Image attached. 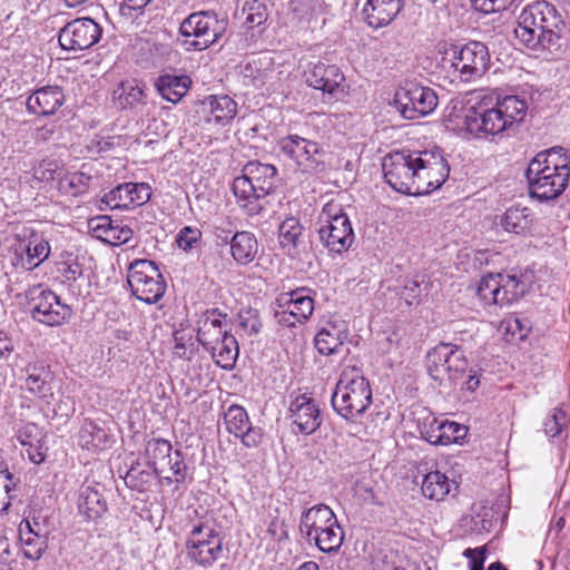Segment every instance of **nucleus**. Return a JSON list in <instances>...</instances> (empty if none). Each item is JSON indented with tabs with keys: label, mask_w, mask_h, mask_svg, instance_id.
Returning a JSON list of instances; mask_svg holds the SVG:
<instances>
[{
	"label": "nucleus",
	"mask_w": 570,
	"mask_h": 570,
	"mask_svg": "<svg viewBox=\"0 0 570 570\" xmlns=\"http://www.w3.org/2000/svg\"><path fill=\"white\" fill-rule=\"evenodd\" d=\"M26 372V390L36 397L49 403L50 399L53 396L49 370L45 366L28 364Z\"/></svg>",
	"instance_id": "72a5a7b5"
},
{
	"label": "nucleus",
	"mask_w": 570,
	"mask_h": 570,
	"mask_svg": "<svg viewBox=\"0 0 570 570\" xmlns=\"http://www.w3.org/2000/svg\"><path fill=\"white\" fill-rule=\"evenodd\" d=\"M414 151L401 150L387 154L382 161L385 181L396 191L415 195Z\"/></svg>",
	"instance_id": "6ab92c4d"
},
{
	"label": "nucleus",
	"mask_w": 570,
	"mask_h": 570,
	"mask_svg": "<svg viewBox=\"0 0 570 570\" xmlns=\"http://www.w3.org/2000/svg\"><path fill=\"white\" fill-rule=\"evenodd\" d=\"M404 0H366L362 17L367 27L377 30L390 26L403 10Z\"/></svg>",
	"instance_id": "393cba45"
},
{
	"label": "nucleus",
	"mask_w": 570,
	"mask_h": 570,
	"mask_svg": "<svg viewBox=\"0 0 570 570\" xmlns=\"http://www.w3.org/2000/svg\"><path fill=\"white\" fill-rule=\"evenodd\" d=\"M267 532L277 541L286 538V531L284 530L283 522L277 519H273L267 528Z\"/></svg>",
	"instance_id": "774afa93"
},
{
	"label": "nucleus",
	"mask_w": 570,
	"mask_h": 570,
	"mask_svg": "<svg viewBox=\"0 0 570 570\" xmlns=\"http://www.w3.org/2000/svg\"><path fill=\"white\" fill-rule=\"evenodd\" d=\"M298 530L311 544L325 553L337 552L344 541V530L334 511L324 503H317L302 511Z\"/></svg>",
	"instance_id": "39448f33"
},
{
	"label": "nucleus",
	"mask_w": 570,
	"mask_h": 570,
	"mask_svg": "<svg viewBox=\"0 0 570 570\" xmlns=\"http://www.w3.org/2000/svg\"><path fill=\"white\" fill-rule=\"evenodd\" d=\"M13 475L9 472L4 461H0V512L10 505L9 493L11 491Z\"/></svg>",
	"instance_id": "4d7b16f0"
},
{
	"label": "nucleus",
	"mask_w": 570,
	"mask_h": 570,
	"mask_svg": "<svg viewBox=\"0 0 570 570\" xmlns=\"http://www.w3.org/2000/svg\"><path fill=\"white\" fill-rule=\"evenodd\" d=\"M151 196V188L146 183H124L110 189L101 198L109 209H131L146 204Z\"/></svg>",
	"instance_id": "4be33fe9"
},
{
	"label": "nucleus",
	"mask_w": 570,
	"mask_h": 570,
	"mask_svg": "<svg viewBox=\"0 0 570 570\" xmlns=\"http://www.w3.org/2000/svg\"><path fill=\"white\" fill-rule=\"evenodd\" d=\"M224 423L228 433L239 438L246 448H256L263 441V430L253 426L246 410L233 404L224 413Z\"/></svg>",
	"instance_id": "b1692460"
},
{
	"label": "nucleus",
	"mask_w": 570,
	"mask_h": 570,
	"mask_svg": "<svg viewBox=\"0 0 570 570\" xmlns=\"http://www.w3.org/2000/svg\"><path fill=\"white\" fill-rule=\"evenodd\" d=\"M465 432L466 429L456 422L434 420L426 431V440L432 444H451L462 439Z\"/></svg>",
	"instance_id": "ea45409f"
},
{
	"label": "nucleus",
	"mask_w": 570,
	"mask_h": 570,
	"mask_svg": "<svg viewBox=\"0 0 570 570\" xmlns=\"http://www.w3.org/2000/svg\"><path fill=\"white\" fill-rule=\"evenodd\" d=\"M115 147V137H95L89 145V149L95 153L109 151Z\"/></svg>",
	"instance_id": "0e129e2a"
},
{
	"label": "nucleus",
	"mask_w": 570,
	"mask_h": 570,
	"mask_svg": "<svg viewBox=\"0 0 570 570\" xmlns=\"http://www.w3.org/2000/svg\"><path fill=\"white\" fill-rule=\"evenodd\" d=\"M41 438L40 429L33 423L22 425L16 433V439L23 446L39 443Z\"/></svg>",
	"instance_id": "052dcab7"
},
{
	"label": "nucleus",
	"mask_w": 570,
	"mask_h": 570,
	"mask_svg": "<svg viewBox=\"0 0 570 570\" xmlns=\"http://www.w3.org/2000/svg\"><path fill=\"white\" fill-rule=\"evenodd\" d=\"M492 107L498 117L497 124H500L502 132L523 121L528 111L525 99L519 96L492 97Z\"/></svg>",
	"instance_id": "c85d7f7f"
},
{
	"label": "nucleus",
	"mask_w": 570,
	"mask_h": 570,
	"mask_svg": "<svg viewBox=\"0 0 570 570\" xmlns=\"http://www.w3.org/2000/svg\"><path fill=\"white\" fill-rule=\"evenodd\" d=\"M304 227L295 217H288L278 227V240L282 249L292 257L299 253Z\"/></svg>",
	"instance_id": "e433bc0d"
},
{
	"label": "nucleus",
	"mask_w": 570,
	"mask_h": 570,
	"mask_svg": "<svg viewBox=\"0 0 570 570\" xmlns=\"http://www.w3.org/2000/svg\"><path fill=\"white\" fill-rule=\"evenodd\" d=\"M473 8L483 13H492L505 10L513 0H470Z\"/></svg>",
	"instance_id": "680f3d73"
},
{
	"label": "nucleus",
	"mask_w": 570,
	"mask_h": 570,
	"mask_svg": "<svg viewBox=\"0 0 570 570\" xmlns=\"http://www.w3.org/2000/svg\"><path fill=\"white\" fill-rule=\"evenodd\" d=\"M145 456L148 468L154 470L161 485L179 484L185 482L187 465L180 451H173L171 443L165 439H153L147 442Z\"/></svg>",
	"instance_id": "9d476101"
},
{
	"label": "nucleus",
	"mask_w": 570,
	"mask_h": 570,
	"mask_svg": "<svg viewBox=\"0 0 570 570\" xmlns=\"http://www.w3.org/2000/svg\"><path fill=\"white\" fill-rule=\"evenodd\" d=\"M20 538L23 556L30 560H39L48 547L47 537L36 531L27 520L24 528L20 525Z\"/></svg>",
	"instance_id": "37998d69"
},
{
	"label": "nucleus",
	"mask_w": 570,
	"mask_h": 570,
	"mask_svg": "<svg viewBox=\"0 0 570 570\" xmlns=\"http://www.w3.org/2000/svg\"><path fill=\"white\" fill-rule=\"evenodd\" d=\"M245 23L249 28L261 26L267 19L266 7L258 0L246 2L243 8Z\"/></svg>",
	"instance_id": "5fc2aeb1"
},
{
	"label": "nucleus",
	"mask_w": 570,
	"mask_h": 570,
	"mask_svg": "<svg viewBox=\"0 0 570 570\" xmlns=\"http://www.w3.org/2000/svg\"><path fill=\"white\" fill-rule=\"evenodd\" d=\"M230 255L239 265L252 263L258 252V242L255 235L247 230L235 233L229 240Z\"/></svg>",
	"instance_id": "f704fd0d"
},
{
	"label": "nucleus",
	"mask_w": 570,
	"mask_h": 570,
	"mask_svg": "<svg viewBox=\"0 0 570 570\" xmlns=\"http://www.w3.org/2000/svg\"><path fill=\"white\" fill-rule=\"evenodd\" d=\"M156 473L151 468L145 469L140 463L132 465L126 473L125 483L139 492L145 491L153 482Z\"/></svg>",
	"instance_id": "8fccbe9b"
},
{
	"label": "nucleus",
	"mask_w": 570,
	"mask_h": 570,
	"mask_svg": "<svg viewBox=\"0 0 570 570\" xmlns=\"http://www.w3.org/2000/svg\"><path fill=\"white\" fill-rule=\"evenodd\" d=\"M500 287L497 274L483 276L474 288V293L484 307L500 306Z\"/></svg>",
	"instance_id": "09e8293b"
},
{
	"label": "nucleus",
	"mask_w": 570,
	"mask_h": 570,
	"mask_svg": "<svg viewBox=\"0 0 570 570\" xmlns=\"http://www.w3.org/2000/svg\"><path fill=\"white\" fill-rule=\"evenodd\" d=\"M420 294V284L415 279L407 281L404 285L403 289V298L405 299L407 305H412L413 301L419 297Z\"/></svg>",
	"instance_id": "69168bd1"
},
{
	"label": "nucleus",
	"mask_w": 570,
	"mask_h": 570,
	"mask_svg": "<svg viewBox=\"0 0 570 570\" xmlns=\"http://www.w3.org/2000/svg\"><path fill=\"white\" fill-rule=\"evenodd\" d=\"M227 315L217 308L208 309L198 322L197 341L206 348L217 344L228 333Z\"/></svg>",
	"instance_id": "c756f323"
},
{
	"label": "nucleus",
	"mask_w": 570,
	"mask_h": 570,
	"mask_svg": "<svg viewBox=\"0 0 570 570\" xmlns=\"http://www.w3.org/2000/svg\"><path fill=\"white\" fill-rule=\"evenodd\" d=\"M348 334V323L337 315H331L320 323L314 337V346L322 355L336 354L346 342Z\"/></svg>",
	"instance_id": "412c9836"
},
{
	"label": "nucleus",
	"mask_w": 570,
	"mask_h": 570,
	"mask_svg": "<svg viewBox=\"0 0 570 570\" xmlns=\"http://www.w3.org/2000/svg\"><path fill=\"white\" fill-rule=\"evenodd\" d=\"M415 195L439 189L448 179L450 166L439 149L414 150Z\"/></svg>",
	"instance_id": "2eb2a0df"
},
{
	"label": "nucleus",
	"mask_w": 570,
	"mask_h": 570,
	"mask_svg": "<svg viewBox=\"0 0 570 570\" xmlns=\"http://www.w3.org/2000/svg\"><path fill=\"white\" fill-rule=\"evenodd\" d=\"M306 82L336 99L346 94L345 76L336 65L317 62L306 72Z\"/></svg>",
	"instance_id": "5701e85b"
},
{
	"label": "nucleus",
	"mask_w": 570,
	"mask_h": 570,
	"mask_svg": "<svg viewBox=\"0 0 570 570\" xmlns=\"http://www.w3.org/2000/svg\"><path fill=\"white\" fill-rule=\"evenodd\" d=\"M101 27L91 18H78L60 29L58 40L63 50L82 51L101 38Z\"/></svg>",
	"instance_id": "aec40b11"
},
{
	"label": "nucleus",
	"mask_w": 570,
	"mask_h": 570,
	"mask_svg": "<svg viewBox=\"0 0 570 570\" xmlns=\"http://www.w3.org/2000/svg\"><path fill=\"white\" fill-rule=\"evenodd\" d=\"M202 230L197 227L185 226L176 235L175 243L184 252L197 249L202 243Z\"/></svg>",
	"instance_id": "864d4df0"
},
{
	"label": "nucleus",
	"mask_w": 570,
	"mask_h": 570,
	"mask_svg": "<svg viewBox=\"0 0 570 570\" xmlns=\"http://www.w3.org/2000/svg\"><path fill=\"white\" fill-rule=\"evenodd\" d=\"M463 556L469 559L470 570H483L487 559V549L484 547L464 550Z\"/></svg>",
	"instance_id": "e2e57ef3"
},
{
	"label": "nucleus",
	"mask_w": 570,
	"mask_h": 570,
	"mask_svg": "<svg viewBox=\"0 0 570 570\" xmlns=\"http://www.w3.org/2000/svg\"><path fill=\"white\" fill-rule=\"evenodd\" d=\"M289 419L302 434L309 435L321 425L316 402L305 394L296 396L289 405Z\"/></svg>",
	"instance_id": "a878e982"
},
{
	"label": "nucleus",
	"mask_w": 570,
	"mask_h": 570,
	"mask_svg": "<svg viewBox=\"0 0 570 570\" xmlns=\"http://www.w3.org/2000/svg\"><path fill=\"white\" fill-rule=\"evenodd\" d=\"M563 27L564 21L556 7L541 0L521 11L514 35L529 49H544L556 43Z\"/></svg>",
	"instance_id": "f03ea898"
},
{
	"label": "nucleus",
	"mask_w": 570,
	"mask_h": 570,
	"mask_svg": "<svg viewBox=\"0 0 570 570\" xmlns=\"http://www.w3.org/2000/svg\"><path fill=\"white\" fill-rule=\"evenodd\" d=\"M78 512L87 521H96L107 512V502L98 487L82 485L77 499Z\"/></svg>",
	"instance_id": "473e14b6"
},
{
	"label": "nucleus",
	"mask_w": 570,
	"mask_h": 570,
	"mask_svg": "<svg viewBox=\"0 0 570 570\" xmlns=\"http://www.w3.org/2000/svg\"><path fill=\"white\" fill-rule=\"evenodd\" d=\"M114 443L112 435L105 426L97 422L86 419L78 433V444L91 452H101L107 450Z\"/></svg>",
	"instance_id": "2f4dec72"
},
{
	"label": "nucleus",
	"mask_w": 570,
	"mask_h": 570,
	"mask_svg": "<svg viewBox=\"0 0 570 570\" xmlns=\"http://www.w3.org/2000/svg\"><path fill=\"white\" fill-rule=\"evenodd\" d=\"M332 406L346 421L355 422L372 403V390L363 371L345 366L331 397Z\"/></svg>",
	"instance_id": "423d86ee"
},
{
	"label": "nucleus",
	"mask_w": 570,
	"mask_h": 570,
	"mask_svg": "<svg viewBox=\"0 0 570 570\" xmlns=\"http://www.w3.org/2000/svg\"><path fill=\"white\" fill-rule=\"evenodd\" d=\"M26 297L33 320L42 324L59 326L71 317V307L62 303L55 292L41 284L29 288Z\"/></svg>",
	"instance_id": "dca6fc26"
},
{
	"label": "nucleus",
	"mask_w": 570,
	"mask_h": 570,
	"mask_svg": "<svg viewBox=\"0 0 570 570\" xmlns=\"http://www.w3.org/2000/svg\"><path fill=\"white\" fill-rule=\"evenodd\" d=\"M238 326L247 335L257 334L262 327L258 312L252 308L239 311Z\"/></svg>",
	"instance_id": "6e6d98bb"
},
{
	"label": "nucleus",
	"mask_w": 570,
	"mask_h": 570,
	"mask_svg": "<svg viewBox=\"0 0 570 570\" xmlns=\"http://www.w3.org/2000/svg\"><path fill=\"white\" fill-rule=\"evenodd\" d=\"M456 488L455 481L450 480L440 471H431L425 474L421 485L423 495L435 501H442L452 489Z\"/></svg>",
	"instance_id": "79ce46f5"
},
{
	"label": "nucleus",
	"mask_w": 570,
	"mask_h": 570,
	"mask_svg": "<svg viewBox=\"0 0 570 570\" xmlns=\"http://www.w3.org/2000/svg\"><path fill=\"white\" fill-rule=\"evenodd\" d=\"M289 9L297 20H309L315 13L316 2L315 0H291Z\"/></svg>",
	"instance_id": "13d9d810"
},
{
	"label": "nucleus",
	"mask_w": 570,
	"mask_h": 570,
	"mask_svg": "<svg viewBox=\"0 0 570 570\" xmlns=\"http://www.w3.org/2000/svg\"><path fill=\"white\" fill-rule=\"evenodd\" d=\"M89 229L92 235L102 242L118 246L132 238V229L121 222H115L109 216H97L89 220Z\"/></svg>",
	"instance_id": "cd10ccee"
},
{
	"label": "nucleus",
	"mask_w": 570,
	"mask_h": 570,
	"mask_svg": "<svg viewBox=\"0 0 570 570\" xmlns=\"http://www.w3.org/2000/svg\"><path fill=\"white\" fill-rule=\"evenodd\" d=\"M227 20L214 11H197L186 17L179 26L184 46L188 51H202L217 42L225 33Z\"/></svg>",
	"instance_id": "9b49d317"
},
{
	"label": "nucleus",
	"mask_w": 570,
	"mask_h": 570,
	"mask_svg": "<svg viewBox=\"0 0 570 570\" xmlns=\"http://www.w3.org/2000/svg\"><path fill=\"white\" fill-rule=\"evenodd\" d=\"M497 114L492 107V97H483L472 107H453L446 116L448 126L459 132L474 137L495 136L502 132Z\"/></svg>",
	"instance_id": "1a4fd4ad"
},
{
	"label": "nucleus",
	"mask_w": 570,
	"mask_h": 570,
	"mask_svg": "<svg viewBox=\"0 0 570 570\" xmlns=\"http://www.w3.org/2000/svg\"><path fill=\"white\" fill-rule=\"evenodd\" d=\"M244 82L259 88L274 78L273 59L268 56H252L239 66Z\"/></svg>",
	"instance_id": "7c9ffc66"
},
{
	"label": "nucleus",
	"mask_w": 570,
	"mask_h": 570,
	"mask_svg": "<svg viewBox=\"0 0 570 570\" xmlns=\"http://www.w3.org/2000/svg\"><path fill=\"white\" fill-rule=\"evenodd\" d=\"M426 368L430 376L440 385L451 384L463 377L468 361L463 351L456 345L440 343L429 351Z\"/></svg>",
	"instance_id": "ddd939ff"
},
{
	"label": "nucleus",
	"mask_w": 570,
	"mask_h": 570,
	"mask_svg": "<svg viewBox=\"0 0 570 570\" xmlns=\"http://www.w3.org/2000/svg\"><path fill=\"white\" fill-rule=\"evenodd\" d=\"M27 446V455L32 463L40 464L45 461L46 453L41 450V446H39L38 443Z\"/></svg>",
	"instance_id": "338daca9"
},
{
	"label": "nucleus",
	"mask_w": 570,
	"mask_h": 570,
	"mask_svg": "<svg viewBox=\"0 0 570 570\" xmlns=\"http://www.w3.org/2000/svg\"><path fill=\"white\" fill-rule=\"evenodd\" d=\"M394 104L404 119L415 120L432 114L439 105V97L430 87L406 82L395 91Z\"/></svg>",
	"instance_id": "f3484780"
},
{
	"label": "nucleus",
	"mask_w": 570,
	"mask_h": 570,
	"mask_svg": "<svg viewBox=\"0 0 570 570\" xmlns=\"http://www.w3.org/2000/svg\"><path fill=\"white\" fill-rule=\"evenodd\" d=\"M525 177L531 197L541 202L557 199L570 178V156L562 147L540 151L529 163Z\"/></svg>",
	"instance_id": "f257e3e1"
},
{
	"label": "nucleus",
	"mask_w": 570,
	"mask_h": 570,
	"mask_svg": "<svg viewBox=\"0 0 570 570\" xmlns=\"http://www.w3.org/2000/svg\"><path fill=\"white\" fill-rule=\"evenodd\" d=\"M62 169L63 165L60 160L43 158L33 167V178L39 181L49 183L56 177H61Z\"/></svg>",
	"instance_id": "603ef678"
},
{
	"label": "nucleus",
	"mask_w": 570,
	"mask_h": 570,
	"mask_svg": "<svg viewBox=\"0 0 570 570\" xmlns=\"http://www.w3.org/2000/svg\"><path fill=\"white\" fill-rule=\"evenodd\" d=\"M208 107L207 122L219 126L229 124L237 114V104L228 96H213L204 104Z\"/></svg>",
	"instance_id": "4c0bfd02"
},
{
	"label": "nucleus",
	"mask_w": 570,
	"mask_h": 570,
	"mask_svg": "<svg viewBox=\"0 0 570 570\" xmlns=\"http://www.w3.org/2000/svg\"><path fill=\"white\" fill-rule=\"evenodd\" d=\"M128 285L132 295L147 304L157 303L166 291V283L156 264L148 259H137L130 264Z\"/></svg>",
	"instance_id": "4468645a"
},
{
	"label": "nucleus",
	"mask_w": 570,
	"mask_h": 570,
	"mask_svg": "<svg viewBox=\"0 0 570 570\" xmlns=\"http://www.w3.org/2000/svg\"><path fill=\"white\" fill-rule=\"evenodd\" d=\"M283 156L289 159L302 173H317L324 168L325 151L314 140L298 135H288L278 140Z\"/></svg>",
	"instance_id": "a211bd4d"
},
{
	"label": "nucleus",
	"mask_w": 570,
	"mask_h": 570,
	"mask_svg": "<svg viewBox=\"0 0 570 570\" xmlns=\"http://www.w3.org/2000/svg\"><path fill=\"white\" fill-rule=\"evenodd\" d=\"M276 175L277 169L273 165L249 161L243 167L242 175L234 179L233 194L247 215L261 213L263 206L259 200L274 190Z\"/></svg>",
	"instance_id": "20e7f679"
},
{
	"label": "nucleus",
	"mask_w": 570,
	"mask_h": 570,
	"mask_svg": "<svg viewBox=\"0 0 570 570\" xmlns=\"http://www.w3.org/2000/svg\"><path fill=\"white\" fill-rule=\"evenodd\" d=\"M570 422L568 413L560 406L552 409L543 421V431L550 438L562 433Z\"/></svg>",
	"instance_id": "3c124183"
},
{
	"label": "nucleus",
	"mask_w": 570,
	"mask_h": 570,
	"mask_svg": "<svg viewBox=\"0 0 570 570\" xmlns=\"http://www.w3.org/2000/svg\"><path fill=\"white\" fill-rule=\"evenodd\" d=\"M49 254V240L42 234L32 233L26 245V258L22 265L26 269H33L46 261Z\"/></svg>",
	"instance_id": "a18cd8bd"
},
{
	"label": "nucleus",
	"mask_w": 570,
	"mask_h": 570,
	"mask_svg": "<svg viewBox=\"0 0 570 570\" xmlns=\"http://www.w3.org/2000/svg\"><path fill=\"white\" fill-rule=\"evenodd\" d=\"M86 165H82L78 171H66L58 179V189L61 194L77 197L86 194L94 180L89 171H86Z\"/></svg>",
	"instance_id": "58836bf2"
},
{
	"label": "nucleus",
	"mask_w": 570,
	"mask_h": 570,
	"mask_svg": "<svg viewBox=\"0 0 570 570\" xmlns=\"http://www.w3.org/2000/svg\"><path fill=\"white\" fill-rule=\"evenodd\" d=\"M534 215L528 207L512 206L501 217V226L504 230L514 234H525L531 230Z\"/></svg>",
	"instance_id": "a19ab883"
},
{
	"label": "nucleus",
	"mask_w": 570,
	"mask_h": 570,
	"mask_svg": "<svg viewBox=\"0 0 570 570\" xmlns=\"http://www.w3.org/2000/svg\"><path fill=\"white\" fill-rule=\"evenodd\" d=\"M320 242L331 254H343L355 240L354 229L343 204L337 199L327 202L316 220Z\"/></svg>",
	"instance_id": "6e6552de"
},
{
	"label": "nucleus",
	"mask_w": 570,
	"mask_h": 570,
	"mask_svg": "<svg viewBox=\"0 0 570 570\" xmlns=\"http://www.w3.org/2000/svg\"><path fill=\"white\" fill-rule=\"evenodd\" d=\"M443 53L441 67L448 72L452 71L453 79L469 82L482 77L490 62V55L485 45L479 41H471L464 46L446 45L440 46Z\"/></svg>",
	"instance_id": "0eeeda50"
},
{
	"label": "nucleus",
	"mask_w": 570,
	"mask_h": 570,
	"mask_svg": "<svg viewBox=\"0 0 570 570\" xmlns=\"http://www.w3.org/2000/svg\"><path fill=\"white\" fill-rule=\"evenodd\" d=\"M153 0H121L119 12L128 19H136L141 16Z\"/></svg>",
	"instance_id": "bf43d9fd"
},
{
	"label": "nucleus",
	"mask_w": 570,
	"mask_h": 570,
	"mask_svg": "<svg viewBox=\"0 0 570 570\" xmlns=\"http://www.w3.org/2000/svg\"><path fill=\"white\" fill-rule=\"evenodd\" d=\"M315 292L308 287H298L277 295L274 302V318L286 327L306 323L315 307Z\"/></svg>",
	"instance_id": "f8f14e48"
},
{
	"label": "nucleus",
	"mask_w": 570,
	"mask_h": 570,
	"mask_svg": "<svg viewBox=\"0 0 570 570\" xmlns=\"http://www.w3.org/2000/svg\"><path fill=\"white\" fill-rule=\"evenodd\" d=\"M215 363L225 370H232L239 354L238 343L234 335L227 334L223 338L208 348Z\"/></svg>",
	"instance_id": "c03bdc74"
},
{
	"label": "nucleus",
	"mask_w": 570,
	"mask_h": 570,
	"mask_svg": "<svg viewBox=\"0 0 570 570\" xmlns=\"http://www.w3.org/2000/svg\"><path fill=\"white\" fill-rule=\"evenodd\" d=\"M112 98L119 107L126 109L144 102L146 95L144 87L136 80H125L114 90Z\"/></svg>",
	"instance_id": "49530a36"
},
{
	"label": "nucleus",
	"mask_w": 570,
	"mask_h": 570,
	"mask_svg": "<svg viewBox=\"0 0 570 570\" xmlns=\"http://www.w3.org/2000/svg\"><path fill=\"white\" fill-rule=\"evenodd\" d=\"M191 80L188 76L161 75L155 86L159 95L173 104H177L187 94Z\"/></svg>",
	"instance_id": "c9c22d12"
},
{
	"label": "nucleus",
	"mask_w": 570,
	"mask_h": 570,
	"mask_svg": "<svg viewBox=\"0 0 570 570\" xmlns=\"http://www.w3.org/2000/svg\"><path fill=\"white\" fill-rule=\"evenodd\" d=\"M500 307L509 306L525 293V284L515 275L498 273Z\"/></svg>",
	"instance_id": "de8ad7c7"
},
{
	"label": "nucleus",
	"mask_w": 570,
	"mask_h": 570,
	"mask_svg": "<svg viewBox=\"0 0 570 570\" xmlns=\"http://www.w3.org/2000/svg\"><path fill=\"white\" fill-rule=\"evenodd\" d=\"M189 517V532L186 540L187 556L202 567H210L223 554V535L213 512L194 510Z\"/></svg>",
	"instance_id": "7ed1b4c3"
},
{
	"label": "nucleus",
	"mask_w": 570,
	"mask_h": 570,
	"mask_svg": "<svg viewBox=\"0 0 570 570\" xmlns=\"http://www.w3.org/2000/svg\"><path fill=\"white\" fill-rule=\"evenodd\" d=\"M65 94L59 86H43L36 89L27 99V109L36 116L55 115L65 104Z\"/></svg>",
	"instance_id": "bb28decb"
}]
</instances>
